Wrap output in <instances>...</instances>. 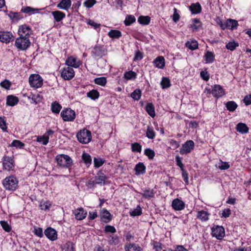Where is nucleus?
Wrapping results in <instances>:
<instances>
[{"label":"nucleus","mask_w":251,"mask_h":251,"mask_svg":"<svg viewBox=\"0 0 251 251\" xmlns=\"http://www.w3.org/2000/svg\"><path fill=\"white\" fill-rule=\"evenodd\" d=\"M160 84L162 89L168 88L171 85L170 81L169 78L164 77L162 79Z\"/></svg>","instance_id":"nucleus-45"},{"label":"nucleus","mask_w":251,"mask_h":251,"mask_svg":"<svg viewBox=\"0 0 251 251\" xmlns=\"http://www.w3.org/2000/svg\"><path fill=\"white\" fill-rule=\"evenodd\" d=\"M94 82L96 84L103 86L106 84L107 80H106V79L105 77H100L96 78L94 79Z\"/></svg>","instance_id":"nucleus-51"},{"label":"nucleus","mask_w":251,"mask_h":251,"mask_svg":"<svg viewBox=\"0 0 251 251\" xmlns=\"http://www.w3.org/2000/svg\"><path fill=\"white\" fill-rule=\"evenodd\" d=\"M52 15L57 22L61 21L65 17V14L60 11H55L52 12Z\"/></svg>","instance_id":"nucleus-28"},{"label":"nucleus","mask_w":251,"mask_h":251,"mask_svg":"<svg viewBox=\"0 0 251 251\" xmlns=\"http://www.w3.org/2000/svg\"><path fill=\"white\" fill-rule=\"evenodd\" d=\"M236 129L238 132L243 134L248 133L249 128L245 124L239 123L236 125Z\"/></svg>","instance_id":"nucleus-20"},{"label":"nucleus","mask_w":251,"mask_h":251,"mask_svg":"<svg viewBox=\"0 0 251 251\" xmlns=\"http://www.w3.org/2000/svg\"><path fill=\"white\" fill-rule=\"evenodd\" d=\"M107 238L108 243L110 245L115 246L119 243V238L117 235H110Z\"/></svg>","instance_id":"nucleus-27"},{"label":"nucleus","mask_w":251,"mask_h":251,"mask_svg":"<svg viewBox=\"0 0 251 251\" xmlns=\"http://www.w3.org/2000/svg\"><path fill=\"white\" fill-rule=\"evenodd\" d=\"M42 77L38 74H32L29 77V83L31 87L38 88L41 87L43 84Z\"/></svg>","instance_id":"nucleus-5"},{"label":"nucleus","mask_w":251,"mask_h":251,"mask_svg":"<svg viewBox=\"0 0 251 251\" xmlns=\"http://www.w3.org/2000/svg\"><path fill=\"white\" fill-rule=\"evenodd\" d=\"M60 74L62 78L66 80L72 79L75 76V71L73 68L69 66H65L60 69Z\"/></svg>","instance_id":"nucleus-6"},{"label":"nucleus","mask_w":251,"mask_h":251,"mask_svg":"<svg viewBox=\"0 0 251 251\" xmlns=\"http://www.w3.org/2000/svg\"><path fill=\"white\" fill-rule=\"evenodd\" d=\"M87 96L92 100H95L99 98L100 94L97 90L94 89L88 92Z\"/></svg>","instance_id":"nucleus-38"},{"label":"nucleus","mask_w":251,"mask_h":251,"mask_svg":"<svg viewBox=\"0 0 251 251\" xmlns=\"http://www.w3.org/2000/svg\"><path fill=\"white\" fill-rule=\"evenodd\" d=\"M92 56L95 57H101L104 54V51L100 46H96L92 49Z\"/></svg>","instance_id":"nucleus-18"},{"label":"nucleus","mask_w":251,"mask_h":251,"mask_svg":"<svg viewBox=\"0 0 251 251\" xmlns=\"http://www.w3.org/2000/svg\"><path fill=\"white\" fill-rule=\"evenodd\" d=\"M65 64L67 66L70 67L77 68L80 66L81 62L77 57L71 56L67 58Z\"/></svg>","instance_id":"nucleus-11"},{"label":"nucleus","mask_w":251,"mask_h":251,"mask_svg":"<svg viewBox=\"0 0 251 251\" xmlns=\"http://www.w3.org/2000/svg\"><path fill=\"white\" fill-rule=\"evenodd\" d=\"M49 140V137L46 134H44L43 136H38L37 138V141L41 143L44 145H46Z\"/></svg>","instance_id":"nucleus-42"},{"label":"nucleus","mask_w":251,"mask_h":251,"mask_svg":"<svg viewBox=\"0 0 251 251\" xmlns=\"http://www.w3.org/2000/svg\"><path fill=\"white\" fill-rule=\"evenodd\" d=\"M136 175H143L145 174L146 171V167L143 163H138L135 167Z\"/></svg>","instance_id":"nucleus-29"},{"label":"nucleus","mask_w":251,"mask_h":251,"mask_svg":"<svg viewBox=\"0 0 251 251\" xmlns=\"http://www.w3.org/2000/svg\"><path fill=\"white\" fill-rule=\"evenodd\" d=\"M144 153H145V154L146 156H147L149 159L153 158V157L155 155V153H154V151L150 148L145 149V151H144Z\"/></svg>","instance_id":"nucleus-55"},{"label":"nucleus","mask_w":251,"mask_h":251,"mask_svg":"<svg viewBox=\"0 0 251 251\" xmlns=\"http://www.w3.org/2000/svg\"><path fill=\"white\" fill-rule=\"evenodd\" d=\"M154 193L152 190L146 189L144 190L142 196L146 198H151L153 197Z\"/></svg>","instance_id":"nucleus-48"},{"label":"nucleus","mask_w":251,"mask_h":251,"mask_svg":"<svg viewBox=\"0 0 251 251\" xmlns=\"http://www.w3.org/2000/svg\"><path fill=\"white\" fill-rule=\"evenodd\" d=\"M18 35L20 37H28L31 34V29L26 25H21L18 30Z\"/></svg>","instance_id":"nucleus-12"},{"label":"nucleus","mask_w":251,"mask_h":251,"mask_svg":"<svg viewBox=\"0 0 251 251\" xmlns=\"http://www.w3.org/2000/svg\"><path fill=\"white\" fill-rule=\"evenodd\" d=\"M185 45L186 47L192 50H196L198 47V43L196 40L188 41L186 43Z\"/></svg>","instance_id":"nucleus-37"},{"label":"nucleus","mask_w":251,"mask_h":251,"mask_svg":"<svg viewBox=\"0 0 251 251\" xmlns=\"http://www.w3.org/2000/svg\"><path fill=\"white\" fill-rule=\"evenodd\" d=\"M226 106L228 111L233 112L236 110L238 105L235 102L229 101L226 103Z\"/></svg>","instance_id":"nucleus-36"},{"label":"nucleus","mask_w":251,"mask_h":251,"mask_svg":"<svg viewBox=\"0 0 251 251\" xmlns=\"http://www.w3.org/2000/svg\"><path fill=\"white\" fill-rule=\"evenodd\" d=\"M105 160L100 157H95L94 159V166L96 168H99L104 163Z\"/></svg>","instance_id":"nucleus-49"},{"label":"nucleus","mask_w":251,"mask_h":251,"mask_svg":"<svg viewBox=\"0 0 251 251\" xmlns=\"http://www.w3.org/2000/svg\"><path fill=\"white\" fill-rule=\"evenodd\" d=\"M21 11L24 13L30 14L31 13H37L38 11V9H36V8H32L29 6H25V7H23L22 8Z\"/></svg>","instance_id":"nucleus-44"},{"label":"nucleus","mask_w":251,"mask_h":251,"mask_svg":"<svg viewBox=\"0 0 251 251\" xmlns=\"http://www.w3.org/2000/svg\"><path fill=\"white\" fill-rule=\"evenodd\" d=\"M13 34L10 32H0V41L3 43H9L13 38Z\"/></svg>","instance_id":"nucleus-15"},{"label":"nucleus","mask_w":251,"mask_h":251,"mask_svg":"<svg viewBox=\"0 0 251 251\" xmlns=\"http://www.w3.org/2000/svg\"><path fill=\"white\" fill-rule=\"evenodd\" d=\"M212 94L214 97L220 98L225 94L223 88L219 85H215L212 88Z\"/></svg>","instance_id":"nucleus-14"},{"label":"nucleus","mask_w":251,"mask_h":251,"mask_svg":"<svg viewBox=\"0 0 251 251\" xmlns=\"http://www.w3.org/2000/svg\"><path fill=\"white\" fill-rule=\"evenodd\" d=\"M61 108V105L56 101L51 103V110L53 113L55 114L59 113Z\"/></svg>","instance_id":"nucleus-33"},{"label":"nucleus","mask_w":251,"mask_h":251,"mask_svg":"<svg viewBox=\"0 0 251 251\" xmlns=\"http://www.w3.org/2000/svg\"><path fill=\"white\" fill-rule=\"evenodd\" d=\"M192 13L198 14L201 12V7L199 3H193L190 7Z\"/></svg>","instance_id":"nucleus-34"},{"label":"nucleus","mask_w":251,"mask_h":251,"mask_svg":"<svg viewBox=\"0 0 251 251\" xmlns=\"http://www.w3.org/2000/svg\"><path fill=\"white\" fill-rule=\"evenodd\" d=\"M82 159L86 165H89L91 164V157L88 153L85 152L83 153L82 155Z\"/></svg>","instance_id":"nucleus-47"},{"label":"nucleus","mask_w":251,"mask_h":251,"mask_svg":"<svg viewBox=\"0 0 251 251\" xmlns=\"http://www.w3.org/2000/svg\"><path fill=\"white\" fill-rule=\"evenodd\" d=\"M209 213L203 210H201L198 212L197 217L202 222H206L209 219Z\"/></svg>","instance_id":"nucleus-26"},{"label":"nucleus","mask_w":251,"mask_h":251,"mask_svg":"<svg viewBox=\"0 0 251 251\" xmlns=\"http://www.w3.org/2000/svg\"><path fill=\"white\" fill-rule=\"evenodd\" d=\"M34 233L39 237H42L43 236L42 228L40 227L34 228Z\"/></svg>","instance_id":"nucleus-64"},{"label":"nucleus","mask_w":251,"mask_h":251,"mask_svg":"<svg viewBox=\"0 0 251 251\" xmlns=\"http://www.w3.org/2000/svg\"><path fill=\"white\" fill-rule=\"evenodd\" d=\"M131 149L133 152H141L142 146L138 143H134L131 144Z\"/></svg>","instance_id":"nucleus-53"},{"label":"nucleus","mask_w":251,"mask_h":251,"mask_svg":"<svg viewBox=\"0 0 251 251\" xmlns=\"http://www.w3.org/2000/svg\"><path fill=\"white\" fill-rule=\"evenodd\" d=\"M146 136L149 139H152L155 136V133L154 130L150 126H148L147 131H146Z\"/></svg>","instance_id":"nucleus-50"},{"label":"nucleus","mask_w":251,"mask_h":251,"mask_svg":"<svg viewBox=\"0 0 251 251\" xmlns=\"http://www.w3.org/2000/svg\"><path fill=\"white\" fill-rule=\"evenodd\" d=\"M55 160L57 164L63 167L69 168L73 163L71 158L65 154H61L56 155Z\"/></svg>","instance_id":"nucleus-2"},{"label":"nucleus","mask_w":251,"mask_h":251,"mask_svg":"<svg viewBox=\"0 0 251 251\" xmlns=\"http://www.w3.org/2000/svg\"><path fill=\"white\" fill-rule=\"evenodd\" d=\"M137 74L132 71L126 72L124 75V78L126 80L134 79L136 77Z\"/></svg>","instance_id":"nucleus-31"},{"label":"nucleus","mask_w":251,"mask_h":251,"mask_svg":"<svg viewBox=\"0 0 251 251\" xmlns=\"http://www.w3.org/2000/svg\"><path fill=\"white\" fill-rule=\"evenodd\" d=\"M135 21V18L132 15H128L126 17L125 20V24L127 26L129 25Z\"/></svg>","instance_id":"nucleus-52"},{"label":"nucleus","mask_w":251,"mask_h":251,"mask_svg":"<svg viewBox=\"0 0 251 251\" xmlns=\"http://www.w3.org/2000/svg\"><path fill=\"white\" fill-rule=\"evenodd\" d=\"M172 206L175 210L180 211L184 208L185 203L181 200L176 199L173 201Z\"/></svg>","instance_id":"nucleus-16"},{"label":"nucleus","mask_w":251,"mask_h":251,"mask_svg":"<svg viewBox=\"0 0 251 251\" xmlns=\"http://www.w3.org/2000/svg\"><path fill=\"white\" fill-rule=\"evenodd\" d=\"M226 25H227L228 28L233 29L237 27L238 24L237 21L236 20L228 19L226 21Z\"/></svg>","instance_id":"nucleus-41"},{"label":"nucleus","mask_w":251,"mask_h":251,"mask_svg":"<svg viewBox=\"0 0 251 251\" xmlns=\"http://www.w3.org/2000/svg\"><path fill=\"white\" fill-rule=\"evenodd\" d=\"M46 237L51 241H55L57 239V231L51 227H48L45 230Z\"/></svg>","instance_id":"nucleus-13"},{"label":"nucleus","mask_w":251,"mask_h":251,"mask_svg":"<svg viewBox=\"0 0 251 251\" xmlns=\"http://www.w3.org/2000/svg\"><path fill=\"white\" fill-rule=\"evenodd\" d=\"M15 46L22 50H26L30 45V41L28 37H20L15 41Z\"/></svg>","instance_id":"nucleus-4"},{"label":"nucleus","mask_w":251,"mask_h":251,"mask_svg":"<svg viewBox=\"0 0 251 251\" xmlns=\"http://www.w3.org/2000/svg\"><path fill=\"white\" fill-rule=\"evenodd\" d=\"M151 18L149 16H140L138 19V22L144 25H148L150 22Z\"/></svg>","instance_id":"nucleus-40"},{"label":"nucleus","mask_w":251,"mask_h":251,"mask_svg":"<svg viewBox=\"0 0 251 251\" xmlns=\"http://www.w3.org/2000/svg\"><path fill=\"white\" fill-rule=\"evenodd\" d=\"M125 251H142V248L138 245L127 243L125 246Z\"/></svg>","instance_id":"nucleus-19"},{"label":"nucleus","mask_w":251,"mask_h":251,"mask_svg":"<svg viewBox=\"0 0 251 251\" xmlns=\"http://www.w3.org/2000/svg\"><path fill=\"white\" fill-rule=\"evenodd\" d=\"M212 235L217 239L221 240L225 236V229L222 226H217L212 228Z\"/></svg>","instance_id":"nucleus-10"},{"label":"nucleus","mask_w":251,"mask_h":251,"mask_svg":"<svg viewBox=\"0 0 251 251\" xmlns=\"http://www.w3.org/2000/svg\"><path fill=\"white\" fill-rule=\"evenodd\" d=\"M0 223L3 229L5 231L9 232L11 230V227L6 222L4 221H1Z\"/></svg>","instance_id":"nucleus-59"},{"label":"nucleus","mask_w":251,"mask_h":251,"mask_svg":"<svg viewBox=\"0 0 251 251\" xmlns=\"http://www.w3.org/2000/svg\"><path fill=\"white\" fill-rule=\"evenodd\" d=\"M60 116L64 121L72 122L75 119V113L71 108H66L61 112Z\"/></svg>","instance_id":"nucleus-7"},{"label":"nucleus","mask_w":251,"mask_h":251,"mask_svg":"<svg viewBox=\"0 0 251 251\" xmlns=\"http://www.w3.org/2000/svg\"><path fill=\"white\" fill-rule=\"evenodd\" d=\"M130 216H139L142 214V209L140 206H138L136 209L131 210L129 212Z\"/></svg>","instance_id":"nucleus-54"},{"label":"nucleus","mask_w":251,"mask_h":251,"mask_svg":"<svg viewBox=\"0 0 251 251\" xmlns=\"http://www.w3.org/2000/svg\"><path fill=\"white\" fill-rule=\"evenodd\" d=\"M108 35L111 38L118 39L122 36V33L118 30H111L108 33Z\"/></svg>","instance_id":"nucleus-35"},{"label":"nucleus","mask_w":251,"mask_h":251,"mask_svg":"<svg viewBox=\"0 0 251 251\" xmlns=\"http://www.w3.org/2000/svg\"><path fill=\"white\" fill-rule=\"evenodd\" d=\"M0 128L4 131H6L7 126L4 119L0 117Z\"/></svg>","instance_id":"nucleus-63"},{"label":"nucleus","mask_w":251,"mask_h":251,"mask_svg":"<svg viewBox=\"0 0 251 251\" xmlns=\"http://www.w3.org/2000/svg\"><path fill=\"white\" fill-rule=\"evenodd\" d=\"M104 230L105 232H109L112 233H114L116 232V229L115 227L110 225H106L104 227Z\"/></svg>","instance_id":"nucleus-61"},{"label":"nucleus","mask_w":251,"mask_h":251,"mask_svg":"<svg viewBox=\"0 0 251 251\" xmlns=\"http://www.w3.org/2000/svg\"><path fill=\"white\" fill-rule=\"evenodd\" d=\"M71 0H61L57 6L59 9L68 10L71 7Z\"/></svg>","instance_id":"nucleus-21"},{"label":"nucleus","mask_w":251,"mask_h":251,"mask_svg":"<svg viewBox=\"0 0 251 251\" xmlns=\"http://www.w3.org/2000/svg\"><path fill=\"white\" fill-rule=\"evenodd\" d=\"M87 23L89 25L93 26L95 29H99V30H100V24H98L97 23H95L93 20H88L87 22Z\"/></svg>","instance_id":"nucleus-62"},{"label":"nucleus","mask_w":251,"mask_h":251,"mask_svg":"<svg viewBox=\"0 0 251 251\" xmlns=\"http://www.w3.org/2000/svg\"><path fill=\"white\" fill-rule=\"evenodd\" d=\"M25 145L22 142L18 140H14L11 143L10 146L14 147L16 148L23 149L25 147Z\"/></svg>","instance_id":"nucleus-46"},{"label":"nucleus","mask_w":251,"mask_h":251,"mask_svg":"<svg viewBox=\"0 0 251 251\" xmlns=\"http://www.w3.org/2000/svg\"><path fill=\"white\" fill-rule=\"evenodd\" d=\"M142 92L140 89H136L131 94V97L135 100H138L141 97Z\"/></svg>","instance_id":"nucleus-43"},{"label":"nucleus","mask_w":251,"mask_h":251,"mask_svg":"<svg viewBox=\"0 0 251 251\" xmlns=\"http://www.w3.org/2000/svg\"><path fill=\"white\" fill-rule=\"evenodd\" d=\"M76 137L78 141L82 144L89 143L92 138L91 132L86 129L80 130L77 133Z\"/></svg>","instance_id":"nucleus-3"},{"label":"nucleus","mask_w":251,"mask_h":251,"mask_svg":"<svg viewBox=\"0 0 251 251\" xmlns=\"http://www.w3.org/2000/svg\"><path fill=\"white\" fill-rule=\"evenodd\" d=\"M238 46L239 44L237 43H236L235 42H230L226 45V48L228 50H233Z\"/></svg>","instance_id":"nucleus-57"},{"label":"nucleus","mask_w":251,"mask_h":251,"mask_svg":"<svg viewBox=\"0 0 251 251\" xmlns=\"http://www.w3.org/2000/svg\"><path fill=\"white\" fill-rule=\"evenodd\" d=\"M195 143L192 140H188L185 142L180 149L181 154H186L190 153L194 149Z\"/></svg>","instance_id":"nucleus-9"},{"label":"nucleus","mask_w":251,"mask_h":251,"mask_svg":"<svg viewBox=\"0 0 251 251\" xmlns=\"http://www.w3.org/2000/svg\"><path fill=\"white\" fill-rule=\"evenodd\" d=\"M146 110L148 114L153 118L155 116L154 107L152 103H148L146 107Z\"/></svg>","instance_id":"nucleus-32"},{"label":"nucleus","mask_w":251,"mask_h":251,"mask_svg":"<svg viewBox=\"0 0 251 251\" xmlns=\"http://www.w3.org/2000/svg\"><path fill=\"white\" fill-rule=\"evenodd\" d=\"M101 218L104 223H108L111 220V215L106 209H103L101 213Z\"/></svg>","instance_id":"nucleus-25"},{"label":"nucleus","mask_w":251,"mask_h":251,"mask_svg":"<svg viewBox=\"0 0 251 251\" xmlns=\"http://www.w3.org/2000/svg\"><path fill=\"white\" fill-rule=\"evenodd\" d=\"M97 2L96 0H86L84 3V6L87 8L92 7Z\"/></svg>","instance_id":"nucleus-56"},{"label":"nucleus","mask_w":251,"mask_h":251,"mask_svg":"<svg viewBox=\"0 0 251 251\" xmlns=\"http://www.w3.org/2000/svg\"><path fill=\"white\" fill-rule=\"evenodd\" d=\"M205 58L206 63H211L214 61L215 56L212 52L207 51L205 54Z\"/></svg>","instance_id":"nucleus-39"},{"label":"nucleus","mask_w":251,"mask_h":251,"mask_svg":"<svg viewBox=\"0 0 251 251\" xmlns=\"http://www.w3.org/2000/svg\"><path fill=\"white\" fill-rule=\"evenodd\" d=\"M10 18L18 21L22 18L21 14L19 13L11 12L9 14Z\"/></svg>","instance_id":"nucleus-60"},{"label":"nucleus","mask_w":251,"mask_h":251,"mask_svg":"<svg viewBox=\"0 0 251 251\" xmlns=\"http://www.w3.org/2000/svg\"><path fill=\"white\" fill-rule=\"evenodd\" d=\"M63 251H75L74 245L72 242H68L61 246Z\"/></svg>","instance_id":"nucleus-30"},{"label":"nucleus","mask_w":251,"mask_h":251,"mask_svg":"<svg viewBox=\"0 0 251 251\" xmlns=\"http://www.w3.org/2000/svg\"><path fill=\"white\" fill-rule=\"evenodd\" d=\"M106 179V176L102 173L98 174L95 177V183L100 185H104Z\"/></svg>","instance_id":"nucleus-24"},{"label":"nucleus","mask_w":251,"mask_h":251,"mask_svg":"<svg viewBox=\"0 0 251 251\" xmlns=\"http://www.w3.org/2000/svg\"><path fill=\"white\" fill-rule=\"evenodd\" d=\"M2 162L3 169L6 171H10L14 168V161L12 157L4 155Z\"/></svg>","instance_id":"nucleus-8"},{"label":"nucleus","mask_w":251,"mask_h":251,"mask_svg":"<svg viewBox=\"0 0 251 251\" xmlns=\"http://www.w3.org/2000/svg\"><path fill=\"white\" fill-rule=\"evenodd\" d=\"M153 64L156 67L163 69L165 65V59L163 56H158L153 61Z\"/></svg>","instance_id":"nucleus-22"},{"label":"nucleus","mask_w":251,"mask_h":251,"mask_svg":"<svg viewBox=\"0 0 251 251\" xmlns=\"http://www.w3.org/2000/svg\"><path fill=\"white\" fill-rule=\"evenodd\" d=\"M19 181L17 178L11 176L5 178L2 181V184L4 188L7 190L14 191L18 186Z\"/></svg>","instance_id":"nucleus-1"},{"label":"nucleus","mask_w":251,"mask_h":251,"mask_svg":"<svg viewBox=\"0 0 251 251\" xmlns=\"http://www.w3.org/2000/svg\"><path fill=\"white\" fill-rule=\"evenodd\" d=\"M220 164L218 166V168L222 170H225L228 169L230 167V165L228 162H223L220 160Z\"/></svg>","instance_id":"nucleus-58"},{"label":"nucleus","mask_w":251,"mask_h":251,"mask_svg":"<svg viewBox=\"0 0 251 251\" xmlns=\"http://www.w3.org/2000/svg\"><path fill=\"white\" fill-rule=\"evenodd\" d=\"M75 218L77 220H82L85 218L87 213L82 208H77L73 212Z\"/></svg>","instance_id":"nucleus-17"},{"label":"nucleus","mask_w":251,"mask_h":251,"mask_svg":"<svg viewBox=\"0 0 251 251\" xmlns=\"http://www.w3.org/2000/svg\"><path fill=\"white\" fill-rule=\"evenodd\" d=\"M19 102V99L16 96L10 95L7 97L6 104L9 106H13L16 105Z\"/></svg>","instance_id":"nucleus-23"}]
</instances>
